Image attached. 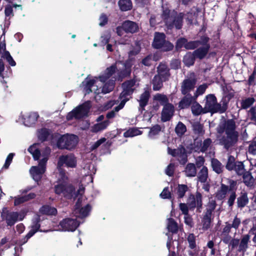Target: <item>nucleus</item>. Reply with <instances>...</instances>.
Listing matches in <instances>:
<instances>
[{"mask_svg": "<svg viewBox=\"0 0 256 256\" xmlns=\"http://www.w3.org/2000/svg\"><path fill=\"white\" fill-rule=\"evenodd\" d=\"M236 129V123L232 118L224 120L216 128V132L220 134L225 132L219 139V142L226 150L234 146L238 140L239 134Z\"/></svg>", "mask_w": 256, "mask_h": 256, "instance_id": "1", "label": "nucleus"}, {"mask_svg": "<svg viewBox=\"0 0 256 256\" xmlns=\"http://www.w3.org/2000/svg\"><path fill=\"white\" fill-rule=\"evenodd\" d=\"M184 16L185 14L184 12L178 13L175 10L172 11L166 8H163L162 18L168 28L172 29L174 27L176 30H180L183 26Z\"/></svg>", "mask_w": 256, "mask_h": 256, "instance_id": "2", "label": "nucleus"}, {"mask_svg": "<svg viewBox=\"0 0 256 256\" xmlns=\"http://www.w3.org/2000/svg\"><path fill=\"white\" fill-rule=\"evenodd\" d=\"M55 137H58L56 146L60 150H72L78 144V137L74 134H60L56 133L55 134Z\"/></svg>", "mask_w": 256, "mask_h": 256, "instance_id": "3", "label": "nucleus"}, {"mask_svg": "<svg viewBox=\"0 0 256 256\" xmlns=\"http://www.w3.org/2000/svg\"><path fill=\"white\" fill-rule=\"evenodd\" d=\"M166 36L163 32H156L154 36L152 46L156 50H161L164 52L172 50L174 44L166 40Z\"/></svg>", "mask_w": 256, "mask_h": 256, "instance_id": "4", "label": "nucleus"}, {"mask_svg": "<svg viewBox=\"0 0 256 256\" xmlns=\"http://www.w3.org/2000/svg\"><path fill=\"white\" fill-rule=\"evenodd\" d=\"M208 48H199L192 52H187L183 58V62L186 66H193L195 62L196 58L204 59L208 54Z\"/></svg>", "mask_w": 256, "mask_h": 256, "instance_id": "5", "label": "nucleus"}, {"mask_svg": "<svg viewBox=\"0 0 256 256\" xmlns=\"http://www.w3.org/2000/svg\"><path fill=\"white\" fill-rule=\"evenodd\" d=\"M226 168L228 171H234L238 176H241L246 170L243 162L236 160L234 156H228Z\"/></svg>", "mask_w": 256, "mask_h": 256, "instance_id": "6", "label": "nucleus"}, {"mask_svg": "<svg viewBox=\"0 0 256 256\" xmlns=\"http://www.w3.org/2000/svg\"><path fill=\"white\" fill-rule=\"evenodd\" d=\"M209 41V37L204 35L200 36V40L188 41L187 40L186 49L187 50H196L199 48H208V53L210 48Z\"/></svg>", "mask_w": 256, "mask_h": 256, "instance_id": "7", "label": "nucleus"}, {"mask_svg": "<svg viewBox=\"0 0 256 256\" xmlns=\"http://www.w3.org/2000/svg\"><path fill=\"white\" fill-rule=\"evenodd\" d=\"M187 204L190 210H194L196 208H197V212H201L200 209L202 208V195L197 192L196 195L190 194L187 200Z\"/></svg>", "mask_w": 256, "mask_h": 256, "instance_id": "8", "label": "nucleus"}, {"mask_svg": "<svg viewBox=\"0 0 256 256\" xmlns=\"http://www.w3.org/2000/svg\"><path fill=\"white\" fill-rule=\"evenodd\" d=\"M228 184L229 186L222 183L220 184V190L217 194L219 200L224 199L228 192H231L237 190L238 183L236 180L228 178Z\"/></svg>", "mask_w": 256, "mask_h": 256, "instance_id": "9", "label": "nucleus"}, {"mask_svg": "<svg viewBox=\"0 0 256 256\" xmlns=\"http://www.w3.org/2000/svg\"><path fill=\"white\" fill-rule=\"evenodd\" d=\"M204 106L205 110L207 112L211 114L219 113L217 98L214 94H209L206 96Z\"/></svg>", "mask_w": 256, "mask_h": 256, "instance_id": "10", "label": "nucleus"}, {"mask_svg": "<svg viewBox=\"0 0 256 256\" xmlns=\"http://www.w3.org/2000/svg\"><path fill=\"white\" fill-rule=\"evenodd\" d=\"M197 79L194 78H185L181 84L180 91L182 94H190L194 90L196 84Z\"/></svg>", "mask_w": 256, "mask_h": 256, "instance_id": "11", "label": "nucleus"}, {"mask_svg": "<svg viewBox=\"0 0 256 256\" xmlns=\"http://www.w3.org/2000/svg\"><path fill=\"white\" fill-rule=\"evenodd\" d=\"M170 68L166 62H160L156 68V75L164 80L168 81L170 76Z\"/></svg>", "mask_w": 256, "mask_h": 256, "instance_id": "12", "label": "nucleus"}, {"mask_svg": "<svg viewBox=\"0 0 256 256\" xmlns=\"http://www.w3.org/2000/svg\"><path fill=\"white\" fill-rule=\"evenodd\" d=\"M59 226L63 230L74 232L78 226L79 223L76 220L66 218L60 222Z\"/></svg>", "mask_w": 256, "mask_h": 256, "instance_id": "13", "label": "nucleus"}, {"mask_svg": "<svg viewBox=\"0 0 256 256\" xmlns=\"http://www.w3.org/2000/svg\"><path fill=\"white\" fill-rule=\"evenodd\" d=\"M19 217V213L16 212H10L6 210L1 214L2 220H5L8 226H13L18 221Z\"/></svg>", "mask_w": 256, "mask_h": 256, "instance_id": "14", "label": "nucleus"}, {"mask_svg": "<svg viewBox=\"0 0 256 256\" xmlns=\"http://www.w3.org/2000/svg\"><path fill=\"white\" fill-rule=\"evenodd\" d=\"M64 164L69 168H75L76 166V158L72 154L60 156L58 162V166L61 167Z\"/></svg>", "mask_w": 256, "mask_h": 256, "instance_id": "15", "label": "nucleus"}, {"mask_svg": "<svg viewBox=\"0 0 256 256\" xmlns=\"http://www.w3.org/2000/svg\"><path fill=\"white\" fill-rule=\"evenodd\" d=\"M216 206V202H214L213 203L211 204V208H206V211L202 220V228L204 230H208L210 227V224L212 222L211 216L212 214V212L215 209Z\"/></svg>", "mask_w": 256, "mask_h": 256, "instance_id": "16", "label": "nucleus"}, {"mask_svg": "<svg viewBox=\"0 0 256 256\" xmlns=\"http://www.w3.org/2000/svg\"><path fill=\"white\" fill-rule=\"evenodd\" d=\"M174 106L172 104L168 103L164 105L162 112L161 120L166 122L170 120L174 115Z\"/></svg>", "mask_w": 256, "mask_h": 256, "instance_id": "17", "label": "nucleus"}, {"mask_svg": "<svg viewBox=\"0 0 256 256\" xmlns=\"http://www.w3.org/2000/svg\"><path fill=\"white\" fill-rule=\"evenodd\" d=\"M90 108V102L88 101L74 108L79 119L86 116Z\"/></svg>", "mask_w": 256, "mask_h": 256, "instance_id": "18", "label": "nucleus"}, {"mask_svg": "<svg viewBox=\"0 0 256 256\" xmlns=\"http://www.w3.org/2000/svg\"><path fill=\"white\" fill-rule=\"evenodd\" d=\"M117 70L116 64H112L110 66L107 68L104 73L99 76V80L102 82H105L106 81L110 80V78L114 74Z\"/></svg>", "mask_w": 256, "mask_h": 256, "instance_id": "19", "label": "nucleus"}, {"mask_svg": "<svg viewBox=\"0 0 256 256\" xmlns=\"http://www.w3.org/2000/svg\"><path fill=\"white\" fill-rule=\"evenodd\" d=\"M150 97V92L148 88L145 90L144 92L140 95V99L138 100L140 110L142 112L145 110V107L148 105Z\"/></svg>", "mask_w": 256, "mask_h": 256, "instance_id": "20", "label": "nucleus"}, {"mask_svg": "<svg viewBox=\"0 0 256 256\" xmlns=\"http://www.w3.org/2000/svg\"><path fill=\"white\" fill-rule=\"evenodd\" d=\"M74 206V211L76 214L78 212V216L80 217V218H84L86 217L88 215L89 212H90L92 209V206L90 204H87L84 206L80 208V199L78 200Z\"/></svg>", "mask_w": 256, "mask_h": 256, "instance_id": "21", "label": "nucleus"}, {"mask_svg": "<svg viewBox=\"0 0 256 256\" xmlns=\"http://www.w3.org/2000/svg\"><path fill=\"white\" fill-rule=\"evenodd\" d=\"M122 24L124 31L126 34H134L138 31V24L133 21L126 20L122 22Z\"/></svg>", "mask_w": 256, "mask_h": 256, "instance_id": "22", "label": "nucleus"}, {"mask_svg": "<svg viewBox=\"0 0 256 256\" xmlns=\"http://www.w3.org/2000/svg\"><path fill=\"white\" fill-rule=\"evenodd\" d=\"M184 96L182 98L179 102V107L182 109L188 108L190 104L196 102V98L191 94H184Z\"/></svg>", "mask_w": 256, "mask_h": 256, "instance_id": "23", "label": "nucleus"}, {"mask_svg": "<svg viewBox=\"0 0 256 256\" xmlns=\"http://www.w3.org/2000/svg\"><path fill=\"white\" fill-rule=\"evenodd\" d=\"M62 194L68 200H72V198H76L78 196V194H76L74 186L71 184H66Z\"/></svg>", "mask_w": 256, "mask_h": 256, "instance_id": "24", "label": "nucleus"}, {"mask_svg": "<svg viewBox=\"0 0 256 256\" xmlns=\"http://www.w3.org/2000/svg\"><path fill=\"white\" fill-rule=\"evenodd\" d=\"M241 176L242 177V182L246 186L250 188L254 186L255 180L250 171H244Z\"/></svg>", "mask_w": 256, "mask_h": 256, "instance_id": "25", "label": "nucleus"}, {"mask_svg": "<svg viewBox=\"0 0 256 256\" xmlns=\"http://www.w3.org/2000/svg\"><path fill=\"white\" fill-rule=\"evenodd\" d=\"M103 83L104 84L102 88V93L108 94L114 90L116 84V80L111 78Z\"/></svg>", "mask_w": 256, "mask_h": 256, "instance_id": "26", "label": "nucleus"}, {"mask_svg": "<svg viewBox=\"0 0 256 256\" xmlns=\"http://www.w3.org/2000/svg\"><path fill=\"white\" fill-rule=\"evenodd\" d=\"M38 117L37 112H30L24 118V123L28 126H31L36 124Z\"/></svg>", "mask_w": 256, "mask_h": 256, "instance_id": "27", "label": "nucleus"}, {"mask_svg": "<svg viewBox=\"0 0 256 256\" xmlns=\"http://www.w3.org/2000/svg\"><path fill=\"white\" fill-rule=\"evenodd\" d=\"M248 194L246 192H241L240 195L237 198V206L238 208H242L248 204Z\"/></svg>", "mask_w": 256, "mask_h": 256, "instance_id": "28", "label": "nucleus"}, {"mask_svg": "<svg viewBox=\"0 0 256 256\" xmlns=\"http://www.w3.org/2000/svg\"><path fill=\"white\" fill-rule=\"evenodd\" d=\"M166 82V80H164L162 78L155 74L152 81L153 90H160L164 86L163 83Z\"/></svg>", "mask_w": 256, "mask_h": 256, "instance_id": "29", "label": "nucleus"}, {"mask_svg": "<svg viewBox=\"0 0 256 256\" xmlns=\"http://www.w3.org/2000/svg\"><path fill=\"white\" fill-rule=\"evenodd\" d=\"M13 8H18L21 10H22V6L21 4H7L4 8V14L6 18L9 17V19L14 16Z\"/></svg>", "mask_w": 256, "mask_h": 256, "instance_id": "30", "label": "nucleus"}, {"mask_svg": "<svg viewBox=\"0 0 256 256\" xmlns=\"http://www.w3.org/2000/svg\"><path fill=\"white\" fill-rule=\"evenodd\" d=\"M40 212L42 214L48 216H56L57 214L56 208L49 205L42 206L40 208Z\"/></svg>", "mask_w": 256, "mask_h": 256, "instance_id": "31", "label": "nucleus"}, {"mask_svg": "<svg viewBox=\"0 0 256 256\" xmlns=\"http://www.w3.org/2000/svg\"><path fill=\"white\" fill-rule=\"evenodd\" d=\"M108 120H105L102 122L97 123L92 127L91 131L92 132L96 133L98 132L105 130L109 125Z\"/></svg>", "mask_w": 256, "mask_h": 256, "instance_id": "32", "label": "nucleus"}, {"mask_svg": "<svg viewBox=\"0 0 256 256\" xmlns=\"http://www.w3.org/2000/svg\"><path fill=\"white\" fill-rule=\"evenodd\" d=\"M211 164L213 170L217 174H220L223 172L224 166L218 159L212 158Z\"/></svg>", "mask_w": 256, "mask_h": 256, "instance_id": "33", "label": "nucleus"}, {"mask_svg": "<svg viewBox=\"0 0 256 256\" xmlns=\"http://www.w3.org/2000/svg\"><path fill=\"white\" fill-rule=\"evenodd\" d=\"M184 172L188 177L195 176L196 174V169L194 164L193 163L188 164Z\"/></svg>", "mask_w": 256, "mask_h": 256, "instance_id": "34", "label": "nucleus"}, {"mask_svg": "<svg viewBox=\"0 0 256 256\" xmlns=\"http://www.w3.org/2000/svg\"><path fill=\"white\" fill-rule=\"evenodd\" d=\"M167 228L169 232L172 234H177L178 231V226L177 222L172 218H168Z\"/></svg>", "mask_w": 256, "mask_h": 256, "instance_id": "35", "label": "nucleus"}, {"mask_svg": "<svg viewBox=\"0 0 256 256\" xmlns=\"http://www.w3.org/2000/svg\"><path fill=\"white\" fill-rule=\"evenodd\" d=\"M118 4L120 10L123 12L130 10L132 8V4L131 0H120Z\"/></svg>", "mask_w": 256, "mask_h": 256, "instance_id": "36", "label": "nucleus"}, {"mask_svg": "<svg viewBox=\"0 0 256 256\" xmlns=\"http://www.w3.org/2000/svg\"><path fill=\"white\" fill-rule=\"evenodd\" d=\"M136 81L134 79H130L124 82L122 84V89L133 92H134L135 88H134L136 84Z\"/></svg>", "mask_w": 256, "mask_h": 256, "instance_id": "37", "label": "nucleus"}, {"mask_svg": "<svg viewBox=\"0 0 256 256\" xmlns=\"http://www.w3.org/2000/svg\"><path fill=\"white\" fill-rule=\"evenodd\" d=\"M250 236L248 234L244 235L239 244V251L245 252L248 248Z\"/></svg>", "mask_w": 256, "mask_h": 256, "instance_id": "38", "label": "nucleus"}, {"mask_svg": "<svg viewBox=\"0 0 256 256\" xmlns=\"http://www.w3.org/2000/svg\"><path fill=\"white\" fill-rule=\"evenodd\" d=\"M230 101L222 96L220 103H218L217 106L218 108L219 114H224L227 110Z\"/></svg>", "mask_w": 256, "mask_h": 256, "instance_id": "39", "label": "nucleus"}, {"mask_svg": "<svg viewBox=\"0 0 256 256\" xmlns=\"http://www.w3.org/2000/svg\"><path fill=\"white\" fill-rule=\"evenodd\" d=\"M198 178L202 183H205L208 178V168L206 166H203L198 172Z\"/></svg>", "mask_w": 256, "mask_h": 256, "instance_id": "40", "label": "nucleus"}, {"mask_svg": "<svg viewBox=\"0 0 256 256\" xmlns=\"http://www.w3.org/2000/svg\"><path fill=\"white\" fill-rule=\"evenodd\" d=\"M191 109L192 113L194 116H198L202 114L207 113L204 108H202L201 105L196 102L192 106Z\"/></svg>", "mask_w": 256, "mask_h": 256, "instance_id": "41", "label": "nucleus"}, {"mask_svg": "<svg viewBox=\"0 0 256 256\" xmlns=\"http://www.w3.org/2000/svg\"><path fill=\"white\" fill-rule=\"evenodd\" d=\"M188 190V188L187 185L184 184H178L176 189V192L178 196V198H184L186 192Z\"/></svg>", "mask_w": 256, "mask_h": 256, "instance_id": "42", "label": "nucleus"}, {"mask_svg": "<svg viewBox=\"0 0 256 256\" xmlns=\"http://www.w3.org/2000/svg\"><path fill=\"white\" fill-rule=\"evenodd\" d=\"M50 135V130L46 128H42L39 132L38 138L41 142H44L48 140Z\"/></svg>", "mask_w": 256, "mask_h": 256, "instance_id": "43", "label": "nucleus"}, {"mask_svg": "<svg viewBox=\"0 0 256 256\" xmlns=\"http://www.w3.org/2000/svg\"><path fill=\"white\" fill-rule=\"evenodd\" d=\"M164 199H170L171 200L172 206L174 207V198L172 196V194L168 190V187L164 188L160 194Z\"/></svg>", "mask_w": 256, "mask_h": 256, "instance_id": "44", "label": "nucleus"}, {"mask_svg": "<svg viewBox=\"0 0 256 256\" xmlns=\"http://www.w3.org/2000/svg\"><path fill=\"white\" fill-rule=\"evenodd\" d=\"M175 132L178 136H182L186 131V126L181 122H179L175 128Z\"/></svg>", "mask_w": 256, "mask_h": 256, "instance_id": "45", "label": "nucleus"}, {"mask_svg": "<svg viewBox=\"0 0 256 256\" xmlns=\"http://www.w3.org/2000/svg\"><path fill=\"white\" fill-rule=\"evenodd\" d=\"M224 97H225L230 102V100L234 97V90H232V86H230L228 87H226L223 89V95Z\"/></svg>", "mask_w": 256, "mask_h": 256, "instance_id": "46", "label": "nucleus"}, {"mask_svg": "<svg viewBox=\"0 0 256 256\" xmlns=\"http://www.w3.org/2000/svg\"><path fill=\"white\" fill-rule=\"evenodd\" d=\"M254 102L255 100L253 97H249L242 100L240 102L241 108L243 110H246L250 108Z\"/></svg>", "mask_w": 256, "mask_h": 256, "instance_id": "47", "label": "nucleus"}, {"mask_svg": "<svg viewBox=\"0 0 256 256\" xmlns=\"http://www.w3.org/2000/svg\"><path fill=\"white\" fill-rule=\"evenodd\" d=\"M142 132L136 128H132L128 129L124 133V136L125 138L133 137L140 135Z\"/></svg>", "mask_w": 256, "mask_h": 256, "instance_id": "48", "label": "nucleus"}, {"mask_svg": "<svg viewBox=\"0 0 256 256\" xmlns=\"http://www.w3.org/2000/svg\"><path fill=\"white\" fill-rule=\"evenodd\" d=\"M96 81L94 79H88V78L82 82V84L84 86L88 93L92 92V88L95 84Z\"/></svg>", "mask_w": 256, "mask_h": 256, "instance_id": "49", "label": "nucleus"}, {"mask_svg": "<svg viewBox=\"0 0 256 256\" xmlns=\"http://www.w3.org/2000/svg\"><path fill=\"white\" fill-rule=\"evenodd\" d=\"M161 130L162 128L160 126L156 124L150 128L148 136L150 138H154L155 136L158 134Z\"/></svg>", "mask_w": 256, "mask_h": 256, "instance_id": "50", "label": "nucleus"}, {"mask_svg": "<svg viewBox=\"0 0 256 256\" xmlns=\"http://www.w3.org/2000/svg\"><path fill=\"white\" fill-rule=\"evenodd\" d=\"M248 116L254 124H256V106L250 108L248 112Z\"/></svg>", "mask_w": 256, "mask_h": 256, "instance_id": "51", "label": "nucleus"}, {"mask_svg": "<svg viewBox=\"0 0 256 256\" xmlns=\"http://www.w3.org/2000/svg\"><path fill=\"white\" fill-rule=\"evenodd\" d=\"M187 38H180L176 40L175 48L176 50L178 51L180 48H184L186 49Z\"/></svg>", "mask_w": 256, "mask_h": 256, "instance_id": "52", "label": "nucleus"}, {"mask_svg": "<svg viewBox=\"0 0 256 256\" xmlns=\"http://www.w3.org/2000/svg\"><path fill=\"white\" fill-rule=\"evenodd\" d=\"M187 240L189 244V248L190 249H194L196 248V236L192 233L190 234L187 238Z\"/></svg>", "mask_w": 256, "mask_h": 256, "instance_id": "53", "label": "nucleus"}, {"mask_svg": "<svg viewBox=\"0 0 256 256\" xmlns=\"http://www.w3.org/2000/svg\"><path fill=\"white\" fill-rule=\"evenodd\" d=\"M192 130L196 134H200L204 132V126L199 122H195L192 124Z\"/></svg>", "mask_w": 256, "mask_h": 256, "instance_id": "54", "label": "nucleus"}, {"mask_svg": "<svg viewBox=\"0 0 256 256\" xmlns=\"http://www.w3.org/2000/svg\"><path fill=\"white\" fill-rule=\"evenodd\" d=\"M2 58L5 59L8 64L12 66H14L16 65V62L11 56L9 52H6L3 56H2Z\"/></svg>", "mask_w": 256, "mask_h": 256, "instance_id": "55", "label": "nucleus"}, {"mask_svg": "<svg viewBox=\"0 0 256 256\" xmlns=\"http://www.w3.org/2000/svg\"><path fill=\"white\" fill-rule=\"evenodd\" d=\"M170 66L172 70H178L181 68V61L179 59L173 58L171 60Z\"/></svg>", "mask_w": 256, "mask_h": 256, "instance_id": "56", "label": "nucleus"}, {"mask_svg": "<svg viewBox=\"0 0 256 256\" xmlns=\"http://www.w3.org/2000/svg\"><path fill=\"white\" fill-rule=\"evenodd\" d=\"M212 142V140L210 138L205 139L202 143L200 148V151L202 152H206Z\"/></svg>", "mask_w": 256, "mask_h": 256, "instance_id": "57", "label": "nucleus"}, {"mask_svg": "<svg viewBox=\"0 0 256 256\" xmlns=\"http://www.w3.org/2000/svg\"><path fill=\"white\" fill-rule=\"evenodd\" d=\"M40 216H37L34 219L32 220V228L36 232L42 231L40 230Z\"/></svg>", "mask_w": 256, "mask_h": 256, "instance_id": "58", "label": "nucleus"}, {"mask_svg": "<svg viewBox=\"0 0 256 256\" xmlns=\"http://www.w3.org/2000/svg\"><path fill=\"white\" fill-rule=\"evenodd\" d=\"M208 86L206 84H201L198 86L194 94V96L196 97V98L198 96L204 94Z\"/></svg>", "mask_w": 256, "mask_h": 256, "instance_id": "59", "label": "nucleus"}, {"mask_svg": "<svg viewBox=\"0 0 256 256\" xmlns=\"http://www.w3.org/2000/svg\"><path fill=\"white\" fill-rule=\"evenodd\" d=\"M66 184H60L54 186V192L56 194H63Z\"/></svg>", "mask_w": 256, "mask_h": 256, "instance_id": "60", "label": "nucleus"}, {"mask_svg": "<svg viewBox=\"0 0 256 256\" xmlns=\"http://www.w3.org/2000/svg\"><path fill=\"white\" fill-rule=\"evenodd\" d=\"M236 190H234L230 192V195L228 200V204L229 207H232L234 204L236 197Z\"/></svg>", "mask_w": 256, "mask_h": 256, "instance_id": "61", "label": "nucleus"}, {"mask_svg": "<svg viewBox=\"0 0 256 256\" xmlns=\"http://www.w3.org/2000/svg\"><path fill=\"white\" fill-rule=\"evenodd\" d=\"M132 94H133V92H130L129 90H126L124 89H122V92H121V93L120 94L118 98L120 100H122L128 99V101L130 100V98H128V96H130H130Z\"/></svg>", "mask_w": 256, "mask_h": 256, "instance_id": "62", "label": "nucleus"}, {"mask_svg": "<svg viewBox=\"0 0 256 256\" xmlns=\"http://www.w3.org/2000/svg\"><path fill=\"white\" fill-rule=\"evenodd\" d=\"M248 152L250 154L256 155V140L250 142L248 148Z\"/></svg>", "mask_w": 256, "mask_h": 256, "instance_id": "63", "label": "nucleus"}, {"mask_svg": "<svg viewBox=\"0 0 256 256\" xmlns=\"http://www.w3.org/2000/svg\"><path fill=\"white\" fill-rule=\"evenodd\" d=\"M31 174H36L37 175H42L44 173L46 170L38 166H32Z\"/></svg>", "mask_w": 256, "mask_h": 256, "instance_id": "64", "label": "nucleus"}]
</instances>
